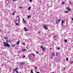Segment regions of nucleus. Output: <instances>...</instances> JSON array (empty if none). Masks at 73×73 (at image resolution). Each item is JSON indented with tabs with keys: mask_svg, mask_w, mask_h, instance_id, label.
I'll return each instance as SVG.
<instances>
[{
	"mask_svg": "<svg viewBox=\"0 0 73 73\" xmlns=\"http://www.w3.org/2000/svg\"><path fill=\"white\" fill-rule=\"evenodd\" d=\"M64 41H65V42H67V40H64Z\"/></svg>",
	"mask_w": 73,
	"mask_h": 73,
	"instance_id": "nucleus-22",
	"label": "nucleus"
},
{
	"mask_svg": "<svg viewBox=\"0 0 73 73\" xmlns=\"http://www.w3.org/2000/svg\"><path fill=\"white\" fill-rule=\"evenodd\" d=\"M31 9V7H29V10H30V9Z\"/></svg>",
	"mask_w": 73,
	"mask_h": 73,
	"instance_id": "nucleus-35",
	"label": "nucleus"
},
{
	"mask_svg": "<svg viewBox=\"0 0 73 73\" xmlns=\"http://www.w3.org/2000/svg\"><path fill=\"white\" fill-rule=\"evenodd\" d=\"M69 11H66L65 12V13H67L68 12H69Z\"/></svg>",
	"mask_w": 73,
	"mask_h": 73,
	"instance_id": "nucleus-23",
	"label": "nucleus"
},
{
	"mask_svg": "<svg viewBox=\"0 0 73 73\" xmlns=\"http://www.w3.org/2000/svg\"><path fill=\"white\" fill-rule=\"evenodd\" d=\"M53 55V56H55V54H54V53H52V56Z\"/></svg>",
	"mask_w": 73,
	"mask_h": 73,
	"instance_id": "nucleus-19",
	"label": "nucleus"
},
{
	"mask_svg": "<svg viewBox=\"0 0 73 73\" xmlns=\"http://www.w3.org/2000/svg\"><path fill=\"white\" fill-rule=\"evenodd\" d=\"M16 24H17V25H16L17 26H18V24H17V23H16Z\"/></svg>",
	"mask_w": 73,
	"mask_h": 73,
	"instance_id": "nucleus-30",
	"label": "nucleus"
},
{
	"mask_svg": "<svg viewBox=\"0 0 73 73\" xmlns=\"http://www.w3.org/2000/svg\"><path fill=\"white\" fill-rule=\"evenodd\" d=\"M16 46V45L15 44L13 45L12 46V47H13V46Z\"/></svg>",
	"mask_w": 73,
	"mask_h": 73,
	"instance_id": "nucleus-13",
	"label": "nucleus"
},
{
	"mask_svg": "<svg viewBox=\"0 0 73 73\" xmlns=\"http://www.w3.org/2000/svg\"><path fill=\"white\" fill-rule=\"evenodd\" d=\"M18 0H13V2H15V1H17Z\"/></svg>",
	"mask_w": 73,
	"mask_h": 73,
	"instance_id": "nucleus-18",
	"label": "nucleus"
},
{
	"mask_svg": "<svg viewBox=\"0 0 73 73\" xmlns=\"http://www.w3.org/2000/svg\"><path fill=\"white\" fill-rule=\"evenodd\" d=\"M28 57H29V55H28Z\"/></svg>",
	"mask_w": 73,
	"mask_h": 73,
	"instance_id": "nucleus-53",
	"label": "nucleus"
},
{
	"mask_svg": "<svg viewBox=\"0 0 73 73\" xmlns=\"http://www.w3.org/2000/svg\"><path fill=\"white\" fill-rule=\"evenodd\" d=\"M57 49H60V48H57Z\"/></svg>",
	"mask_w": 73,
	"mask_h": 73,
	"instance_id": "nucleus-40",
	"label": "nucleus"
},
{
	"mask_svg": "<svg viewBox=\"0 0 73 73\" xmlns=\"http://www.w3.org/2000/svg\"><path fill=\"white\" fill-rule=\"evenodd\" d=\"M19 21L20 22V21Z\"/></svg>",
	"mask_w": 73,
	"mask_h": 73,
	"instance_id": "nucleus-56",
	"label": "nucleus"
},
{
	"mask_svg": "<svg viewBox=\"0 0 73 73\" xmlns=\"http://www.w3.org/2000/svg\"><path fill=\"white\" fill-rule=\"evenodd\" d=\"M64 23V21H62L61 24H63V23Z\"/></svg>",
	"mask_w": 73,
	"mask_h": 73,
	"instance_id": "nucleus-14",
	"label": "nucleus"
},
{
	"mask_svg": "<svg viewBox=\"0 0 73 73\" xmlns=\"http://www.w3.org/2000/svg\"><path fill=\"white\" fill-rule=\"evenodd\" d=\"M31 73H33V70H31Z\"/></svg>",
	"mask_w": 73,
	"mask_h": 73,
	"instance_id": "nucleus-16",
	"label": "nucleus"
},
{
	"mask_svg": "<svg viewBox=\"0 0 73 73\" xmlns=\"http://www.w3.org/2000/svg\"><path fill=\"white\" fill-rule=\"evenodd\" d=\"M73 62H72L70 63V64H73Z\"/></svg>",
	"mask_w": 73,
	"mask_h": 73,
	"instance_id": "nucleus-29",
	"label": "nucleus"
},
{
	"mask_svg": "<svg viewBox=\"0 0 73 73\" xmlns=\"http://www.w3.org/2000/svg\"><path fill=\"white\" fill-rule=\"evenodd\" d=\"M25 64V62H21L20 63V64L21 65H24V64Z\"/></svg>",
	"mask_w": 73,
	"mask_h": 73,
	"instance_id": "nucleus-5",
	"label": "nucleus"
},
{
	"mask_svg": "<svg viewBox=\"0 0 73 73\" xmlns=\"http://www.w3.org/2000/svg\"><path fill=\"white\" fill-rule=\"evenodd\" d=\"M64 4V2H62V4Z\"/></svg>",
	"mask_w": 73,
	"mask_h": 73,
	"instance_id": "nucleus-27",
	"label": "nucleus"
},
{
	"mask_svg": "<svg viewBox=\"0 0 73 73\" xmlns=\"http://www.w3.org/2000/svg\"><path fill=\"white\" fill-rule=\"evenodd\" d=\"M18 53H21V51L19 50L18 51Z\"/></svg>",
	"mask_w": 73,
	"mask_h": 73,
	"instance_id": "nucleus-20",
	"label": "nucleus"
},
{
	"mask_svg": "<svg viewBox=\"0 0 73 73\" xmlns=\"http://www.w3.org/2000/svg\"><path fill=\"white\" fill-rule=\"evenodd\" d=\"M29 17H31V15L28 16V19L29 18Z\"/></svg>",
	"mask_w": 73,
	"mask_h": 73,
	"instance_id": "nucleus-21",
	"label": "nucleus"
},
{
	"mask_svg": "<svg viewBox=\"0 0 73 73\" xmlns=\"http://www.w3.org/2000/svg\"><path fill=\"white\" fill-rule=\"evenodd\" d=\"M19 8H21V9H23V7H20Z\"/></svg>",
	"mask_w": 73,
	"mask_h": 73,
	"instance_id": "nucleus-26",
	"label": "nucleus"
},
{
	"mask_svg": "<svg viewBox=\"0 0 73 73\" xmlns=\"http://www.w3.org/2000/svg\"><path fill=\"white\" fill-rule=\"evenodd\" d=\"M72 21H73V18H72Z\"/></svg>",
	"mask_w": 73,
	"mask_h": 73,
	"instance_id": "nucleus-42",
	"label": "nucleus"
},
{
	"mask_svg": "<svg viewBox=\"0 0 73 73\" xmlns=\"http://www.w3.org/2000/svg\"><path fill=\"white\" fill-rule=\"evenodd\" d=\"M19 43H20V40H19L18 42H17V45H19Z\"/></svg>",
	"mask_w": 73,
	"mask_h": 73,
	"instance_id": "nucleus-8",
	"label": "nucleus"
},
{
	"mask_svg": "<svg viewBox=\"0 0 73 73\" xmlns=\"http://www.w3.org/2000/svg\"><path fill=\"white\" fill-rule=\"evenodd\" d=\"M36 53H37V54L38 53V52H36Z\"/></svg>",
	"mask_w": 73,
	"mask_h": 73,
	"instance_id": "nucleus-41",
	"label": "nucleus"
},
{
	"mask_svg": "<svg viewBox=\"0 0 73 73\" xmlns=\"http://www.w3.org/2000/svg\"><path fill=\"white\" fill-rule=\"evenodd\" d=\"M50 50H51V49H52V48H50Z\"/></svg>",
	"mask_w": 73,
	"mask_h": 73,
	"instance_id": "nucleus-52",
	"label": "nucleus"
},
{
	"mask_svg": "<svg viewBox=\"0 0 73 73\" xmlns=\"http://www.w3.org/2000/svg\"><path fill=\"white\" fill-rule=\"evenodd\" d=\"M32 0H30V2H32Z\"/></svg>",
	"mask_w": 73,
	"mask_h": 73,
	"instance_id": "nucleus-33",
	"label": "nucleus"
},
{
	"mask_svg": "<svg viewBox=\"0 0 73 73\" xmlns=\"http://www.w3.org/2000/svg\"><path fill=\"white\" fill-rule=\"evenodd\" d=\"M40 48L41 49H42V50L43 51H45V48L44 47H43L42 46H40Z\"/></svg>",
	"mask_w": 73,
	"mask_h": 73,
	"instance_id": "nucleus-2",
	"label": "nucleus"
},
{
	"mask_svg": "<svg viewBox=\"0 0 73 73\" xmlns=\"http://www.w3.org/2000/svg\"><path fill=\"white\" fill-rule=\"evenodd\" d=\"M5 39L6 40H8V38L7 37H5Z\"/></svg>",
	"mask_w": 73,
	"mask_h": 73,
	"instance_id": "nucleus-12",
	"label": "nucleus"
},
{
	"mask_svg": "<svg viewBox=\"0 0 73 73\" xmlns=\"http://www.w3.org/2000/svg\"><path fill=\"white\" fill-rule=\"evenodd\" d=\"M27 49H28V47H27Z\"/></svg>",
	"mask_w": 73,
	"mask_h": 73,
	"instance_id": "nucleus-51",
	"label": "nucleus"
},
{
	"mask_svg": "<svg viewBox=\"0 0 73 73\" xmlns=\"http://www.w3.org/2000/svg\"><path fill=\"white\" fill-rule=\"evenodd\" d=\"M6 41L7 43H8V42H10V41L9 40H7Z\"/></svg>",
	"mask_w": 73,
	"mask_h": 73,
	"instance_id": "nucleus-7",
	"label": "nucleus"
},
{
	"mask_svg": "<svg viewBox=\"0 0 73 73\" xmlns=\"http://www.w3.org/2000/svg\"><path fill=\"white\" fill-rule=\"evenodd\" d=\"M32 55H33V56H35V55L34 54H33Z\"/></svg>",
	"mask_w": 73,
	"mask_h": 73,
	"instance_id": "nucleus-25",
	"label": "nucleus"
},
{
	"mask_svg": "<svg viewBox=\"0 0 73 73\" xmlns=\"http://www.w3.org/2000/svg\"><path fill=\"white\" fill-rule=\"evenodd\" d=\"M57 36V35H55L54 36V37H56Z\"/></svg>",
	"mask_w": 73,
	"mask_h": 73,
	"instance_id": "nucleus-36",
	"label": "nucleus"
},
{
	"mask_svg": "<svg viewBox=\"0 0 73 73\" xmlns=\"http://www.w3.org/2000/svg\"><path fill=\"white\" fill-rule=\"evenodd\" d=\"M31 58H29V60H31Z\"/></svg>",
	"mask_w": 73,
	"mask_h": 73,
	"instance_id": "nucleus-54",
	"label": "nucleus"
},
{
	"mask_svg": "<svg viewBox=\"0 0 73 73\" xmlns=\"http://www.w3.org/2000/svg\"><path fill=\"white\" fill-rule=\"evenodd\" d=\"M56 54H58V53H56Z\"/></svg>",
	"mask_w": 73,
	"mask_h": 73,
	"instance_id": "nucleus-50",
	"label": "nucleus"
},
{
	"mask_svg": "<svg viewBox=\"0 0 73 73\" xmlns=\"http://www.w3.org/2000/svg\"><path fill=\"white\" fill-rule=\"evenodd\" d=\"M24 29L25 30L24 31H28V29L25 27L24 28Z\"/></svg>",
	"mask_w": 73,
	"mask_h": 73,
	"instance_id": "nucleus-4",
	"label": "nucleus"
},
{
	"mask_svg": "<svg viewBox=\"0 0 73 73\" xmlns=\"http://www.w3.org/2000/svg\"><path fill=\"white\" fill-rule=\"evenodd\" d=\"M16 72L17 73H19V72H18V71H16Z\"/></svg>",
	"mask_w": 73,
	"mask_h": 73,
	"instance_id": "nucleus-31",
	"label": "nucleus"
},
{
	"mask_svg": "<svg viewBox=\"0 0 73 73\" xmlns=\"http://www.w3.org/2000/svg\"><path fill=\"white\" fill-rule=\"evenodd\" d=\"M23 21H24V19H23Z\"/></svg>",
	"mask_w": 73,
	"mask_h": 73,
	"instance_id": "nucleus-45",
	"label": "nucleus"
},
{
	"mask_svg": "<svg viewBox=\"0 0 73 73\" xmlns=\"http://www.w3.org/2000/svg\"><path fill=\"white\" fill-rule=\"evenodd\" d=\"M41 33V32L39 31V33Z\"/></svg>",
	"mask_w": 73,
	"mask_h": 73,
	"instance_id": "nucleus-44",
	"label": "nucleus"
},
{
	"mask_svg": "<svg viewBox=\"0 0 73 73\" xmlns=\"http://www.w3.org/2000/svg\"><path fill=\"white\" fill-rule=\"evenodd\" d=\"M66 60L67 61H68V58H66Z\"/></svg>",
	"mask_w": 73,
	"mask_h": 73,
	"instance_id": "nucleus-28",
	"label": "nucleus"
},
{
	"mask_svg": "<svg viewBox=\"0 0 73 73\" xmlns=\"http://www.w3.org/2000/svg\"><path fill=\"white\" fill-rule=\"evenodd\" d=\"M67 10H68V11H70V9H69V7H67Z\"/></svg>",
	"mask_w": 73,
	"mask_h": 73,
	"instance_id": "nucleus-9",
	"label": "nucleus"
},
{
	"mask_svg": "<svg viewBox=\"0 0 73 73\" xmlns=\"http://www.w3.org/2000/svg\"><path fill=\"white\" fill-rule=\"evenodd\" d=\"M51 58H53V56H52L51 57Z\"/></svg>",
	"mask_w": 73,
	"mask_h": 73,
	"instance_id": "nucleus-46",
	"label": "nucleus"
},
{
	"mask_svg": "<svg viewBox=\"0 0 73 73\" xmlns=\"http://www.w3.org/2000/svg\"><path fill=\"white\" fill-rule=\"evenodd\" d=\"M23 45H25V43L24 42L23 43Z\"/></svg>",
	"mask_w": 73,
	"mask_h": 73,
	"instance_id": "nucleus-39",
	"label": "nucleus"
},
{
	"mask_svg": "<svg viewBox=\"0 0 73 73\" xmlns=\"http://www.w3.org/2000/svg\"><path fill=\"white\" fill-rule=\"evenodd\" d=\"M22 51H24V49H22Z\"/></svg>",
	"mask_w": 73,
	"mask_h": 73,
	"instance_id": "nucleus-37",
	"label": "nucleus"
},
{
	"mask_svg": "<svg viewBox=\"0 0 73 73\" xmlns=\"http://www.w3.org/2000/svg\"><path fill=\"white\" fill-rule=\"evenodd\" d=\"M51 73H54L52 72Z\"/></svg>",
	"mask_w": 73,
	"mask_h": 73,
	"instance_id": "nucleus-55",
	"label": "nucleus"
},
{
	"mask_svg": "<svg viewBox=\"0 0 73 73\" xmlns=\"http://www.w3.org/2000/svg\"><path fill=\"white\" fill-rule=\"evenodd\" d=\"M69 3L70 4H72V3L71 2H69Z\"/></svg>",
	"mask_w": 73,
	"mask_h": 73,
	"instance_id": "nucleus-17",
	"label": "nucleus"
},
{
	"mask_svg": "<svg viewBox=\"0 0 73 73\" xmlns=\"http://www.w3.org/2000/svg\"><path fill=\"white\" fill-rule=\"evenodd\" d=\"M25 50H26V49H24V52H25Z\"/></svg>",
	"mask_w": 73,
	"mask_h": 73,
	"instance_id": "nucleus-32",
	"label": "nucleus"
},
{
	"mask_svg": "<svg viewBox=\"0 0 73 73\" xmlns=\"http://www.w3.org/2000/svg\"><path fill=\"white\" fill-rule=\"evenodd\" d=\"M25 57V55H24L23 56V58H24Z\"/></svg>",
	"mask_w": 73,
	"mask_h": 73,
	"instance_id": "nucleus-38",
	"label": "nucleus"
},
{
	"mask_svg": "<svg viewBox=\"0 0 73 73\" xmlns=\"http://www.w3.org/2000/svg\"><path fill=\"white\" fill-rule=\"evenodd\" d=\"M61 20V19H59L57 21H58V22H60V21Z\"/></svg>",
	"mask_w": 73,
	"mask_h": 73,
	"instance_id": "nucleus-10",
	"label": "nucleus"
},
{
	"mask_svg": "<svg viewBox=\"0 0 73 73\" xmlns=\"http://www.w3.org/2000/svg\"><path fill=\"white\" fill-rule=\"evenodd\" d=\"M0 32H1V29H0Z\"/></svg>",
	"mask_w": 73,
	"mask_h": 73,
	"instance_id": "nucleus-47",
	"label": "nucleus"
},
{
	"mask_svg": "<svg viewBox=\"0 0 73 73\" xmlns=\"http://www.w3.org/2000/svg\"><path fill=\"white\" fill-rule=\"evenodd\" d=\"M35 69H37V66H36L35 67Z\"/></svg>",
	"mask_w": 73,
	"mask_h": 73,
	"instance_id": "nucleus-15",
	"label": "nucleus"
},
{
	"mask_svg": "<svg viewBox=\"0 0 73 73\" xmlns=\"http://www.w3.org/2000/svg\"><path fill=\"white\" fill-rule=\"evenodd\" d=\"M42 27L43 28H45V29H46L47 30H48V28H47V27H46V26L45 25H42Z\"/></svg>",
	"mask_w": 73,
	"mask_h": 73,
	"instance_id": "nucleus-3",
	"label": "nucleus"
},
{
	"mask_svg": "<svg viewBox=\"0 0 73 73\" xmlns=\"http://www.w3.org/2000/svg\"><path fill=\"white\" fill-rule=\"evenodd\" d=\"M16 11H14L13 13V15H15V13H16Z\"/></svg>",
	"mask_w": 73,
	"mask_h": 73,
	"instance_id": "nucleus-11",
	"label": "nucleus"
},
{
	"mask_svg": "<svg viewBox=\"0 0 73 73\" xmlns=\"http://www.w3.org/2000/svg\"><path fill=\"white\" fill-rule=\"evenodd\" d=\"M36 73H39V72H37Z\"/></svg>",
	"mask_w": 73,
	"mask_h": 73,
	"instance_id": "nucleus-48",
	"label": "nucleus"
},
{
	"mask_svg": "<svg viewBox=\"0 0 73 73\" xmlns=\"http://www.w3.org/2000/svg\"><path fill=\"white\" fill-rule=\"evenodd\" d=\"M18 69H19V68H15L14 70L15 71V72H16V71H17V70H18Z\"/></svg>",
	"mask_w": 73,
	"mask_h": 73,
	"instance_id": "nucleus-6",
	"label": "nucleus"
},
{
	"mask_svg": "<svg viewBox=\"0 0 73 73\" xmlns=\"http://www.w3.org/2000/svg\"><path fill=\"white\" fill-rule=\"evenodd\" d=\"M15 71V70H13V73H14Z\"/></svg>",
	"mask_w": 73,
	"mask_h": 73,
	"instance_id": "nucleus-43",
	"label": "nucleus"
},
{
	"mask_svg": "<svg viewBox=\"0 0 73 73\" xmlns=\"http://www.w3.org/2000/svg\"><path fill=\"white\" fill-rule=\"evenodd\" d=\"M3 44H4V46H8V47H10V45L8 43H6L5 42H3Z\"/></svg>",
	"mask_w": 73,
	"mask_h": 73,
	"instance_id": "nucleus-1",
	"label": "nucleus"
},
{
	"mask_svg": "<svg viewBox=\"0 0 73 73\" xmlns=\"http://www.w3.org/2000/svg\"><path fill=\"white\" fill-rule=\"evenodd\" d=\"M17 17L18 18V17H19V16H17Z\"/></svg>",
	"mask_w": 73,
	"mask_h": 73,
	"instance_id": "nucleus-49",
	"label": "nucleus"
},
{
	"mask_svg": "<svg viewBox=\"0 0 73 73\" xmlns=\"http://www.w3.org/2000/svg\"><path fill=\"white\" fill-rule=\"evenodd\" d=\"M23 22L24 23H26V21H23Z\"/></svg>",
	"mask_w": 73,
	"mask_h": 73,
	"instance_id": "nucleus-34",
	"label": "nucleus"
},
{
	"mask_svg": "<svg viewBox=\"0 0 73 73\" xmlns=\"http://www.w3.org/2000/svg\"><path fill=\"white\" fill-rule=\"evenodd\" d=\"M58 21H56V24H58Z\"/></svg>",
	"mask_w": 73,
	"mask_h": 73,
	"instance_id": "nucleus-24",
	"label": "nucleus"
}]
</instances>
